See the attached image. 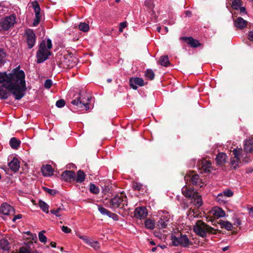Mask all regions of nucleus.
I'll return each mask as SVG.
<instances>
[{
  "mask_svg": "<svg viewBox=\"0 0 253 253\" xmlns=\"http://www.w3.org/2000/svg\"><path fill=\"white\" fill-rule=\"evenodd\" d=\"M10 92L15 100H19L25 95L27 90L25 74L20 67L13 69L10 73L0 72V99H6Z\"/></svg>",
  "mask_w": 253,
  "mask_h": 253,
  "instance_id": "1",
  "label": "nucleus"
},
{
  "mask_svg": "<svg viewBox=\"0 0 253 253\" xmlns=\"http://www.w3.org/2000/svg\"><path fill=\"white\" fill-rule=\"evenodd\" d=\"M52 42L49 39H48L46 42L42 41L41 42L36 54L38 63H43L48 58V57L51 55V52L49 50L52 48Z\"/></svg>",
  "mask_w": 253,
  "mask_h": 253,
  "instance_id": "2",
  "label": "nucleus"
},
{
  "mask_svg": "<svg viewBox=\"0 0 253 253\" xmlns=\"http://www.w3.org/2000/svg\"><path fill=\"white\" fill-rule=\"evenodd\" d=\"M193 230L199 236L205 238L209 234H216V230L201 220H197L193 226Z\"/></svg>",
  "mask_w": 253,
  "mask_h": 253,
  "instance_id": "3",
  "label": "nucleus"
},
{
  "mask_svg": "<svg viewBox=\"0 0 253 253\" xmlns=\"http://www.w3.org/2000/svg\"><path fill=\"white\" fill-rule=\"evenodd\" d=\"M91 97L84 91H81L78 96L73 99L71 103L76 107V109L88 110L89 109V103Z\"/></svg>",
  "mask_w": 253,
  "mask_h": 253,
  "instance_id": "4",
  "label": "nucleus"
},
{
  "mask_svg": "<svg viewBox=\"0 0 253 253\" xmlns=\"http://www.w3.org/2000/svg\"><path fill=\"white\" fill-rule=\"evenodd\" d=\"M109 203L110 208L113 211H116L118 209L124 211L127 206V198L126 195L121 193L111 198Z\"/></svg>",
  "mask_w": 253,
  "mask_h": 253,
  "instance_id": "5",
  "label": "nucleus"
},
{
  "mask_svg": "<svg viewBox=\"0 0 253 253\" xmlns=\"http://www.w3.org/2000/svg\"><path fill=\"white\" fill-rule=\"evenodd\" d=\"M182 193L185 197L191 198L192 203L197 208L202 205L203 201L201 196L194 189L185 186L182 188Z\"/></svg>",
  "mask_w": 253,
  "mask_h": 253,
  "instance_id": "6",
  "label": "nucleus"
},
{
  "mask_svg": "<svg viewBox=\"0 0 253 253\" xmlns=\"http://www.w3.org/2000/svg\"><path fill=\"white\" fill-rule=\"evenodd\" d=\"M172 244L175 246L180 245L183 247H188L191 245L188 237L186 235L180 234L179 237L172 236Z\"/></svg>",
  "mask_w": 253,
  "mask_h": 253,
  "instance_id": "7",
  "label": "nucleus"
},
{
  "mask_svg": "<svg viewBox=\"0 0 253 253\" xmlns=\"http://www.w3.org/2000/svg\"><path fill=\"white\" fill-rule=\"evenodd\" d=\"M194 164L193 166L196 165L197 168L201 170V172H208L211 171V163L209 161H207L204 159L193 160Z\"/></svg>",
  "mask_w": 253,
  "mask_h": 253,
  "instance_id": "8",
  "label": "nucleus"
},
{
  "mask_svg": "<svg viewBox=\"0 0 253 253\" xmlns=\"http://www.w3.org/2000/svg\"><path fill=\"white\" fill-rule=\"evenodd\" d=\"M15 22V16L14 15L6 16L1 19L0 21V31L8 30L13 26Z\"/></svg>",
  "mask_w": 253,
  "mask_h": 253,
  "instance_id": "9",
  "label": "nucleus"
},
{
  "mask_svg": "<svg viewBox=\"0 0 253 253\" xmlns=\"http://www.w3.org/2000/svg\"><path fill=\"white\" fill-rule=\"evenodd\" d=\"M25 35L28 48L31 49L35 44L36 41V34L33 30L28 29L25 31Z\"/></svg>",
  "mask_w": 253,
  "mask_h": 253,
  "instance_id": "10",
  "label": "nucleus"
},
{
  "mask_svg": "<svg viewBox=\"0 0 253 253\" xmlns=\"http://www.w3.org/2000/svg\"><path fill=\"white\" fill-rule=\"evenodd\" d=\"M31 5L34 8L35 13V18L34 19L33 25L34 26H38L41 21V8L40 5L37 0H34L31 2Z\"/></svg>",
  "mask_w": 253,
  "mask_h": 253,
  "instance_id": "11",
  "label": "nucleus"
},
{
  "mask_svg": "<svg viewBox=\"0 0 253 253\" xmlns=\"http://www.w3.org/2000/svg\"><path fill=\"white\" fill-rule=\"evenodd\" d=\"M242 152L241 148H235L233 150L234 158L231 159V165L234 169L239 167V161L240 160L241 154Z\"/></svg>",
  "mask_w": 253,
  "mask_h": 253,
  "instance_id": "12",
  "label": "nucleus"
},
{
  "mask_svg": "<svg viewBox=\"0 0 253 253\" xmlns=\"http://www.w3.org/2000/svg\"><path fill=\"white\" fill-rule=\"evenodd\" d=\"M184 178L185 180H189L193 185L199 186L200 187L203 186L201 179L199 178L198 174L189 173L185 176Z\"/></svg>",
  "mask_w": 253,
  "mask_h": 253,
  "instance_id": "13",
  "label": "nucleus"
},
{
  "mask_svg": "<svg viewBox=\"0 0 253 253\" xmlns=\"http://www.w3.org/2000/svg\"><path fill=\"white\" fill-rule=\"evenodd\" d=\"M170 215L169 214L162 215L158 221V227L159 229L166 228L170 222Z\"/></svg>",
  "mask_w": 253,
  "mask_h": 253,
  "instance_id": "14",
  "label": "nucleus"
},
{
  "mask_svg": "<svg viewBox=\"0 0 253 253\" xmlns=\"http://www.w3.org/2000/svg\"><path fill=\"white\" fill-rule=\"evenodd\" d=\"M144 84L143 80L139 77L131 78L129 79V85L133 89H137L138 86H142Z\"/></svg>",
  "mask_w": 253,
  "mask_h": 253,
  "instance_id": "15",
  "label": "nucleus"
},
{
  "mask_svg": "<svg viewBox=\"0 0 253 253\" xmlns=\"http://www.w3.org/2000/svg\"><path fill=\"white\" fill-rule=\"evenodd\" d=\"M147 214V209L144 207L137 208L134 211L135 216L139 219L145 218Z\"/></svg>",
  "mask_w": 253,
  "mask_h": 253,
  "instance_id": "16",
  "label": "nucleus"
},
{
  "mask_svg": "<svg viewBox=\"0 0 253 253\" xmlns=\"http://www.w3.org/2000/svg\"><path fill=\"white\" fill-rule=\"evenodd\" d=\"M234 24L237 28L242 30L247 27L248 21L239 17L234 20Z\"/></svg>",
  "mask_w": 253,
  "mask_h": 253,
  "instance_id": "17",
  "label": "nucleus"
},
{
  "mask_svg": "<svg viewBox=\"0 0 253 253\" xmlns=\"http://www.w3.org/2000/svg\"><path fill=\"white\" fill-rule=\"evenodd\" d=\"M13 211V207L7 203H2L0 207V212L4 215H9Z\"/></svg>",
  "mask_w": 253,
  "mask_h": 253,
  "instance_id": "18",
  "label": "nucleus"
},
{
  "mask_svg": "<svg viewBox=\"0 0 253 253\" xmlns=\"http://www.w3.org/2000/svg\"><path fill=\"white\" fill-rule=\"evenodd\" d=\"M62 178L66 181H71L75 179V172L71 170H65L62 174Z\"/></svg>",
  "mask_w": 253,
  "mask_h": 253,
  "instance_id": "19",
  "label": "nucleus"
},
{
  "mask_svg": "<svg viewBox=\"0 0 253 253\" xmlns=\"http://www.w3.org/2000/svg\"><path fill=\"white\" fill-rule=\"evenodd\" d=\"M8 166L12 171L14 172L18 171L20 168V163L19 160L16 158H14L8 163Z\"/></svg>",
  "mask_w": 253,
  "mask_h": 253,
  "instance_id": "20",
  "label": "nucleus"
},
{
  "mask_svg": "<svg viewBox=\"0 0 253 253\" xmlns=\"http://www.w3.org/2000/svg\"><path fill=\"white\" fill-rule=\"evenodd\" d=\"M9 249V245L6 239L0 240V253H7Z\"/></svg>",
  "mask_w": 253,
  "mask_h": 253,
  "instance_id": "21",
  "label": "nucleus"
},
{
  "mask_svg": "<svg viewBox=\"0 0 253 253\" xmlns=\"http://www.w3.org/2000/svg\"><path fill=\"white\" fill-rule=\"evenodd\" d=\"M42 172L44 176H49L53 174V169L49 165L43 166L41 169Z\"/></svg>",
  "mask_w": 253,
  "mask_h": 253,
  "instance_id": "22",
  "label": "nucleus"
},
{
  "mask_svg": "<svg viewBox=\"0 0 253 253\" xmlns=\"http://www.w3.org/2000/svg\"><path fill=\"white\" fill-rule=\"evenodd\" d=\"M244 149L247 153H251L253 151V139H249L245 141Z\"/></svg>",
  "mask_w": 253,
  "mask_h": 253,
  "instance_id": "23",
  "label": "nucleus"
},
{
  "mask_svg": "<svg viewBox=\"0 0 253 253\" xmlns=\"http://www.w3.org/2000/svg\"><path fill=\"white\" fill-rule=\"evenodd\" d=\"M181 38L185 41H187V43L189 44L191 47H197L200 45L198 41L194 40L192 38L182 37Z\"/></svg>",
  "mask_w": 253,
  "mask_h": 253,
  "instance_id": "24",
  "label": "nucleus"
},
{
  "mask_svg": "<svg viewBox=\"0 0 253 253\" xmlns=\"http://www.w3.org/2000/svg\"><path fill=\"white\" fill-rule=\"evenodd\" d=\"M226 155L224 153H219L216 157V161L218 165H223L226 160Z\"/></svg>",
  "mask_w": 253,
  "mask_h": 253,
  "instance_id": "25",
  "label": "nucleus"
},
{
  "mask_svg": "<svg viewBox=\"0 0 253 253\" xmlns=\"http://www.w3.org/2000/svg\"><path fill=\"white\" fill-rule=\"evenodd\" d=\"M219 224L221 228H224L228 231H230L233 228V225L228 221L220 220Z\"/></svg>",
  "mask_w": 253,
  "mask_h": 253,
  "instance_id": "26",
  "label": "nucleus"
},
{
  "mask_svg": "<svg viewBox=\"0 0 253 253\" xmlns=\"http://www.w3.org/2000/svg\"><path fill=\"white\" fill-rule=\"evenodd\" d=\"M213 214L216 216L223 217L225 216V211L220 208L215 207L213 210Z\"/></svg>",
  "mask_w": 253,
  "mask_h": 253,
  "instance_id": "27",
  "label": "nucleus"
},
{
  "mask_svg": "<svg viewBox=\"0 0 253 253\" xmlns=\"http://www.w3.org/2000/svg\"><path fill=\"white\" fill-rule=\"evenodd\" d=\"M84 178L85 174L84 172L80 170L77 172V176H75V180L78 183H82L84 180Z\"/></svg>",
  "mask_w": 253,
  "mask_h": 253,
  "instance_id": "28",
  "label": "nucleus"
},
{
  "mask_svg": "<svg viewBox=\"0 0 253 253\" xmlns=\"http://www.w3.org/2000/svg\"><path fill=\"white\" fill-rule=\"evenodd\" d=\"M9 143L12 148L17 149L20 144V141L15 137H13L11 138Z\"/></svg>",
  "mask_w": 253,
  "mask_h": 253,
  "instance_id": "29",
  "label": "nucleus"
},
{
  "mask_svg": "<svg viewBox=\"0 0 253 253\" xmlns=\"http://www.w3.org/2000/svg\"><path fill=\"white\" fill-rule=\"evenodd\" d=\"M159 63L162 66L167 67L169 64L168 56H162L160 57Z\"/></svg>",
  "mask_w": 253,
  "mask_h": 253,
  "instance_id": "30",
  "label": "nucleus"
},
{
  "mask_svg": "<svg viewBox=\"0 0 253 253\" xmlns=\"http://www.w3.org/2000/svg\"><path fill=\"white\" fill-rule=\"evenodd\" d=\"M39 205L40 208L43 212L46 213H48L49 206L45 202L40 200L39 202Z\"/></svg>",
  "mask_w": 253,
  "mask_h": 253,
  "instance_id": "31",
  "label": "nucleus"
},
{
  "mask_svg": "<svg viewBox=\"0 0 253 253\" xmlns=\"http://www.w3.org/2000/svg\"><path fill=\"white\" fill-rule=\"evenodd\" d=\"M87 245L93 248L95 250H98L100 248L98 241H94L92 239L90 240Z\"/></svg>",
  "mask_w": 253,
  "mask_h": 253,
  "instance_id": "32",
  "label": "nucleus"
},
{
  "mask_svg": "<svg viewBox=\"0 0 253 253\" xmlns=\"http://www.w3.org/2000/svg\"><path fill=\"white\" fill-rule=\"evenodd\" d=\"M145 226L147 229H153L155 227V222L152 219H147L145 221Z\"/></svg>",
  "mask_w": 253,
  "mask_h": 253,
  "instance_id": "33",
  "label": "nucleus"
},
{
  "mask_svg": "<svg viewBox=\"0 0 253 253\" xmlns=\"http://www.w3.org/2000/svg\"><path fill=\"white\" fill-rule=\"evenodd\" d=\"M31 248L26 245L20 247L18 253H31Z\"/></svg>",
  "mask_w": 253,
  "mask_h": 253,
  "instance_id": "34",
  "label": "nucleus"
},
{
  "mask_svg": "<svg viewBox=\"0 0 253 253\" xmlns=\"http://www.w3.org/2000/svg\"><path fill=\"white\" fill-rule=\"evenodd\" d=\"M89 191L91 193L97 194L99 193V189L93 183H90Z\"/></svg>",
  "mask_w": 253,
  "mask_h": 253,
  "instance_id": "35",
  "label": "nucleus"
},
{
  "mask_svg": "<svg viewBox=\"0 0 253 253\" xmlns=\"http://www.w3.org/2000/svg\"><path fill=\"white\" fill-rule=\"evenodd\" d=\"M78 28L80 31L84 32H87L89 30V25L85 23H80L78 25Z\"/></svg>",
  "mask_w": 253,
  "mask_h": 253,
  "instance_id": "36",
  "label": "nucleus"
},
{
  "mask_svg": "<svg viewBox=\"0 0 253 253\" xmlns=\"http://www.w3.org/2000/svg\"><path fill=\"white\" fill-rule=\"evenodd\" d=\"M216 200L220 204H224L226 202V198L222 192L217 195Z\"/></svg>",
  "mask_w": 253,
  "mask_h": 253,
  "instance_id": "37",
  "label": "nucleus"
},
{
  "mask_svg": "<svg viewBox=\"0 0 253 253\" xmlns=\"http://www.w3.org/2000/svg\"><path fill=\"white\" fill-rule=\"evenodd\" d=\"M64 210L63 207H60L56 209H52L50 210V212L54 214L56 216L60 217L61 215L60 212Z\"/></svg>",
  "mask_w": 253,
  "mask_h": 253,
  "instance_id": "38",
  "label": "nucleus"
},
{
  "mask_svg": "<svg viewBox=\"0 0 253 253\" xmlns=\"http://www.w3.org/2000/svg\"><path fill=\"white\" fill-rule=\"evenodd\" d=\"M45 231L44 230H42L39 233V239L41 243H45L47 241V238L43 234L44 233H45Z\"/></svg>",
  "mask_w": 253,
  "mask_h": 253,
  "instance_id": "39",
  "label": "nucleus"
},
{
  "mask_svg": "<svg viewBox=\"0 0 253 253\" xmlns=\"http://www.w3.org/2000/svg\"><path fill=\"white\" fill-rule=\"evenodd\" d=\"M98 207V210L103 215H106L108 216L109 212H110L109 211L105 209V208L103 207L101 205H97Z\"/></svg>",
  "mask_w": 253,
  "mask_h": 253,
  "instance_id": "40",
  "label": "nucleus"
},
{
  "mask_svg": "<svg viewBox=\"0 0 253 253\" xmlns=\"http://www.w3.org/2000/svg\"><path fill=\"white\" fill-rule=\"evenodd\" d=\"M145 75L146 77L151 80H153L155 77V74L153 71L151 69L147 70L145 74Z\"/></svg>",
  "mask_w": 253,
  "mask_h": 253,
  "instance_id": "41",
  "label": "nucleus"
},
{
  "mask_svg": "<svg viewBox=\"0 0 253 253\" xmlns=\"http://www.w3.org/2000/svg\"><path fill=\"white\" fill-rule=\"evenodd\" d=\"M241 5V0H233L232 2V6L235 9H238Z\"/></svg>",
  "mask_w": 253,
  "mask_h": 253,
  "instance_id": "42",
  "label": "nucleus"
},
{
  "mask_svg": "<svg viewBox=\"0 0 253 253\" xmlns=\"http://www.w3.org/2000/svg\"><path fill=\"white\" fill-rule=\"evenodd\" d=\"M5 57V53L4 52L3 49L0 48V66L4 64V59Z\"/></svg>",
  "mask_w": 253,
  "mask_h": 253,
  "instance_id": "43",
  "label": "nucleus"
},
{
  "mask_svg": "<svg viewBox=\"0 0 253 253\" xmlns=\"http://www.w3.org/2000/svg\"><path fill=\"white\" fill-rule=\"evenodd\" d=\"M52 84V82L50 79H47L44 83V87L46 89H49L51 87Z\"/></svg>",
  "mask_w": 253,
  "mask_h": 253,
  "instance_id": "44",
  "label": "nucleus"
},
{
  "mask_svg": "<svg viewBox=\"0 0 253 253\" xmlns=\"http://www.w3.org/2000/svg\"><path fill=\"white\" fill-rule=\"evenodd\" d=\"M108 216L110 218H112L115 221H118L119 220L118 215L117 214L113 213L110 211L109 212Z\"/></svg>",
  "mask_w": 253,
  "mask_h": 253,
  "instance_id": "45",
  "label": "nucleus"
},
{
  "mask_svg": "<svg viewBox=\"0 0 253 253\" xmlns=\"http://www.w3.org/2000/svg\"><path fill=\"white\" fill-rule=\"evenodd\" d=\"M65 102L63 99H60L56 101V106L58 108H62L65 106Z\"/></svg>",
  "mask_w": 253,
  "mask_h": 253,
  "instance_id": "46",
  "label": "nucleus"
},
{
  "mask_svg": "<svg viewBox=\"0 0 253 253\" xmlns=\"http://www.w3.org/2000/svg\"><path fill=\"white\" fill-rule=\"evenodd\" d=\"M222 193L225 196V197L226 198H227V197H231L233 195V192L230 189H227V190L224 191L222 192Z\"/></svg>",
  "mask_w": 253,
  "mask_h": 253,
  "instance_id": "47",
  "label": "nucleus"
},
{
  "mask_svg": "<svg viewBox=\"0 0 253 253\" xmlns=\"http://www.w3.org/2000/svg\"><path fill=\"white\" fill-rule=\"evenodd\" d=\"M145 5L149 9H151L153 7V0H146L145 1Z\"/></svg>",
  "mask_w": 253,
  "mask_h": 253,
  "instance_id": "48",
  "label": "nucleus"
},
{
  "mask_svg": "<svg viewBox=\"0 0 253 253\" xmlns=\"http://www.w3.org/2000/svg\"><path fill=\"white\" fill-rule=\"evenodd\" d=\"M8 11L7 7H3L2 3H0V14H4Z\"/></svg>",
  "mask_w": 253,
  "mask_h": 253,
  "instance_id": "49",
  "label": "nucleus"
},
{
  "mask_svg": "<svg viewBox=\"0 0 253 253\" xmlns=\"http://www.w3.org/2000/svg\"><path fill=\"white\" fill-rule=\"evenodd\" d=\"M61 229L65 233H69L71 232V229L66 226H63L61 227Z\"/></svg>",
  "mask_w": 253,
  "mask_h": 253,
  "instance_id": "50",
  "label": "nucleus"
},
{
  "mask_svg": "<svg viewBox=\"0 0 253 253\" xmlns=\"http://www.w3.org/2000/svg\"><path fill=\"white\" fill-rule=\"evenodd\" d=\"M142 187V185L138 183H134L133 184V188L134 190H139Z\"/></svg>",
  "mask_w": 253,
  "mask_h": 253,
  "instance_id": "51",
  "label": "nucleus"
},
{
  "mask_svg": "<svg viewBox=\"0 0 253 253\" xmlns=\"http://www.w3.org/2000/svg\"><path fill=\"white\" fill-rule=\"evenodd\" d=\"M126 27V22H122L120 23V26L119 28V31L122 32L124 28Z\"/></svg>",
  "mask_w": 253,
  "mask_h": 253,
  "instance_id": "52",
  "label": "nucleus"
},
{
  "mask_svg": "<svg viewBox=\"0 0 253 253\" xmlns=\"http://www.w3.org/2000/svg\"><path fill=\"white\" fill-rule=\"evenodd\" d=\"M22 217V214H18L15 215L14 216V217L13 218L12 221L13 222H15L17 219H19L21 218Z\"/></svg>",
  "mask_w": 253,
  "mask_h": 253,
  "instance_id": "53",
  "label": "nucleus"
},
{
  "mask_svg": "<svg viewBox=\"0 0 253 253\" xmlns=\"http://www.w3.org/2000/svg\"><path fill=\"white\" fill-rule=\"evenodd\" d=\"M45 190L51 195H54L56 193V191L54 190L46 188Z\"/></svg>",
  "mask_w": 253,
  "mask_h": 253,
  "instance_id": "54",
  "label": "nucleus"
},
{
  "mask_svg": "<svg viewBox=\"0 0 253 253\" xmlns=\"http://www.w3.org/2000/svg\"><path fill=\"white\" fill-rule=\"evenodd\" d=\"M248 39L250 41H253V31L249 32Z\"/></svg>",
  "mask_w": 253,
  "mask_h": 253,
  "instance_id": "55",
  "label": "nucleus"
},
{
  "mask_svg": "<svg viewBox=\"0 0 253 253\" xmlns=\"http://www.w3.org/2000/svg\"><path fill=\"white\" fill-rule=\"evenodd\" d=\"M238 9H239L240 13H246V10L245 7H241L240 6V8Z\"/></svg>",
  "mask_w": 253,
  "mask_h": 253,
  "instance_id": "56",
  "label": "nucleus"
},
{
  "mask_svg": "<svg viewBox=\"0 0 253 253\" xmlns=\"http://www.w3.org/2000/svg\"><path fill=\"white\" fill-rule=\"evenodd\" d=\"M91 239H88L86 236H84L83 239V240L87 244H88V242L90 241Z\"/></svg>",
  "mask_w": 253,
  "mask_h": 253,
  "instance_id": "57",
  "label": "nucleus"
},
{
  "mask_svg": "<svg viewBox=\"0 0 253 253\" xmlns=\"http://www.w3.org/2000/svg\"><path fill=\"white\" fill-rule=\"evenodd\" d=\"M72 33V31L70 29H67L65 31V35H70Z\"/></svg>",
  "mask_w": 253,
  "mask_h": 253,
  "instance_id": "58",
  "label": "nucleus"
},
{
  "mask_svg": "<svg viewBox=\"0 0 253 253\" xmlns=\"http://www.w3.org/2000/svg\"><path fill=\"white\" fill-rule=\"evenodd\" d=\"M185 14L186 16L187 17H190L192 14L191 12L189 10L186 11L185 12Z\"/></svg>",
  "mask_w": 253,
  "mask_h": 253,
  "instance_id": "59",
  "label": "nucleus"
},
{
  "mask_svg": "<svg viewBox=\"0 0 253 253\" xmlns=\"http://www.w3.org/2000/svg\"><path fill=\"white\" fill-rule=\"evenodd\" d=\"M249 213L250 215L253 217V207L249 209Z\"/></svg>",
  "mask_w": 253,
  "mask_h": 253,
  "instance_id": "60",
  "label": "nucleus"
},
{
  "mask_svg": "<svg viewBox=\"0 0 253 253\" xmlns=\"http://www.w3.org/2000/svg\"><path fill=\"white\" fill-rule=\"evenodd\" d=\"M50 246L52 248H55L56 247V243L54 242H51L50 243Z\"/></svg>",
  "mask_w": 253,
  "mask_h": 253,
  "instance_id": "61",
  "label": "nucleus"
},
{
  "mask_svg": "<svg viewBox=\"0 0 253 253\" xmlns=\"http://www.w3.org/2000/svg\"><path fill=\"white\" fill-rule=\"evenodd\" d=\"M229 249V246H226L224 248H222V251L225 252V251H226L227 250H228Z\"/></svg>",
  "mask_w": 253,
  "mask_h": 253,
  "instance_id": "62",
  "label": "nucleus"
},
{
  "mask_svg": "<svg viewBox=\"0 0 253 253\" xmlns=\"http://www.w3.org/2000/svg\"><path fill=\"white\" fill-rule=\"evenodd\" d=\"M157 31L159 32V33H160L161 32V27L160 26H158L157 27V29H156Z\"/></svg>",
  "mask_w": 253,
  "mask_h": 253,
  "instance_id": "63",
  "label": "nucleus"
},
{
  "mask_svg": "<svg viewBox=\"0 0 253 253\" xmlns=\"http://www.w3.org/2000/svg\"><path fill=\"white\" fill-rule=\"evenodd\" d=\"M31 253H42L38 251H33V252H31Z\"/></svg>",
  "mask_w": 253,
  "mask_h": 253,
  "instance_id": "64",
  "label": "nucleus"
}]
</instances>
